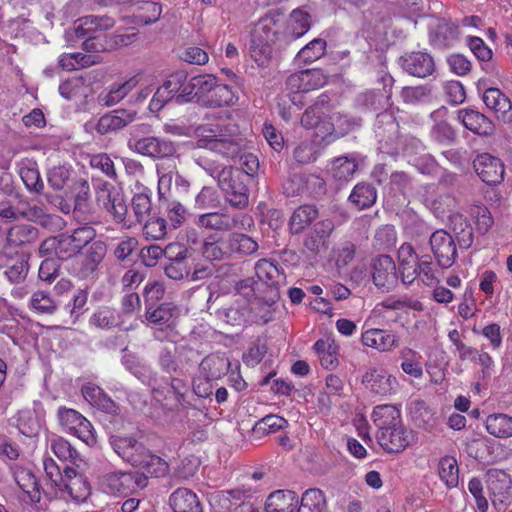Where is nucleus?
<instances>
[{"label":"nucleus","mask_w":512,"mask_h":512,"mask_svg":"<svg viewBox=\"0 0 512 512\" xmlns=\"http://www.w3.org/2000/svg\"><path fill=\"white\" fill-rule=\"evenodd\" d=\"M194 136L196 148L212 151L226 159L239 158V169L252 181L259 169V161L256 155L244 151L245 141L242 137L232 134L228 127L218 124L198 125L194 129Z\"/></svg>","instance_id":"1"},{"label":"nucleus","mask_w":512,"mask_h":512,"mask_svg":"<svg viewBox=\"0 0 512 512\" xmlns=\"http://www.w3.org/2000/svg\"><path fill=\"white\" fill-rule=\"evenodd\" d=\"M114 18L107 15H87L78 18L73 27L66 31L65 36L68 42L78 39H85L82 48L89 53H100L108 51L104 35L95 33L110 30L114 27Z\"/></svg>","instance_id":"2"},{"label":"nucleus","mask_w":512,"mask_h":512,"mask_svg":"<svg viewBox=\"0 0 512 512\" xmlns=\"http://www.w3.org/2000/svg\"><path fill=\"white\" fill-rule=\"evenodd\" d=\"M151 126L134 125L130 129L128 147L134 152L153 160L169 159L177 155V144L165 137L149 136Z\"/></svg>","instance_id":"3"},{"label":"nucleus","mask_w":512,"mask_h":512,"mask_svg":"<svg viewBox=\"0 0 512 512\" xmlns=\"http://www.w3.org/2000/svg\"><path fill=\"white\" fill-rule=\"evenodd\" d=\"M283 24L279 17L266 15L257 23L251 37V57L259 66H267L273 55V45L279 41Z\"/></svg>","instance_id":"4"},{"label":"nucleus","mask_w":512,"mask_h":512,"mask_svg":"<svg viewBox=\"0 0 512 512\" xmlns=\"http://www.w3.org/2000/svg\"><path fill=\"white\" fill-rule=\"evenodd\" d=\"M231 295L210 292L207 309L216 317L230 325H242L250 321L251 307L247 301Z\"/></svg>","instance_id":"5"},{"label":"nucleus","mask_w":512,"mask_h":512,"mask_svg":"<svg viewBox=\"0 0 512 512\" xmlns=\"http://www.w3.org/2000/svg\"><path fill=\"white\" fill-rule=\"evenodd\" d=\"M250 182L248 175L242 170L231 166L224 171L218 186L230 206L244 209L249 204L248 184Z\"/></svg>","instance_id":"6"},{"label":"nucleus","mask_w":512,"mask_h":512,"mask_svg":"<svg viewBox=\"0 0 512 512\" xmlns=\"http://www.w3.org/2000/svg\"><path fill=\"white\" fill-rule=\"evenodd\" d=\"M106 254L105 242L100 240L92 242L86 251L73 261L71 274L81 280H96Z\"/></svg>","instance_id":"7"},{"label":"nucleus","mask_w":512,"mask_h":512,"mask_svg":"<svg viewBox=\"0 0 512 512\" xmlns=\"http://www.w3.org/2000/svg\"><path fill=\"white\" fill-rule=\"evenodd\" d=\"M252 224L253 219L247 214H229L219 211L201 214L195 220V225L198 228L218 232H229L234 229H248Z\"/></svg>","instance_id":"8"},{"label":"nucleus","mask_w":512,"mask_h":512,"mask_svg":"<svg viewBox=\"0 0 512 512\" xmlns=\"http://www.w3.org/2000/svg\"><path fill=\"white\" fill-rule=\"evenodd\" d=\"M102 490L111 495H128L147 486V477L140 472H113L101 478Z\"/></svg>","instance_id":"9"},{"label":"nucleus","mask_w":512,"mask_h":512,"mask_svg":"<svg viewBox=\"0 0 512 512\" xmlns=\"http://www.w3.org/2000/svg\"><path fill=\"white\" fill-rule=\"evenodd\" d=\"M325 76L320 70L307 69L291 74L286 79V88L294 105L301 108L304 105L302 93L318 89L325 84Z\"/></svg>","instance_id":"10"},{"label":"nucleus","mask_w":512,"mask_h":512,"mask_svg":"<svg viewBox=\"0 0 512 512\" xmlns=\"http://www.w3.org/2000/svg\"><path fill=\"white\" fill-rule=\"evenodd\" d=\"M257 281L264 284L266 304L271 305L280 298L279 286L284 283L285 275L279 265L269 259H260L255 264Z\"/></svg>","instance_id":"11"},{"label":"nucleus","mask_w":512,"mask_h":512,"mask_svg":"<svg viewBox=\"0 0 512 512\" xmlns=\"http://www.w3.org/2000/svg\"><path fill=\"white\" fill-rule=\"evenodd\" d=\"M57 417L63 429L70 434L77 436L86 444H93L95 437L91 423L78 411L59 407Z\"/></svg>","instance_id":"12"},{"label":"nucleus","mask_w":512,"mask_h":512,"mask_svg":"<svg viewBox=\"0 0 512 512\" xmlns=\"http://www.w3.org/2000/svg\"><path fill=\"white\" fill-rule=\"evenodd\" d=\"M376 438L380 447L391 454L404 451L416 440L414 432L406 428L403 423L378 431Z\"/></svg>","instance_id":"13"},{"label":"nucleus","mask_w":512,"mask_h":512,"mask_svg":"<svg viewBox=\"0 0 512 512\" xmlns=\"http://www.w3.org/2000/svg\"><path fill=\"white\" fill-rule=\"evenodd\" d=\"M362 384L371 394L381 397L396 394L399 387L396 377L379 367L368 368L362 376Z\"/></svg>","instance_id":"14"},{"label":"nucleus","mask_w":512,"mask_h":512,"mask_svg":"<svg viewBox=\"0 0 512 512\" xmlns=\"http://www.w3.org/2000/svg\"><path fill=\"white\" fill-rule=\"evenodd\" d=\"M124 354L121 358L123 366L143 384H146L152 389L154 397L161 393L160 390V376L154 371L145 361H143L135 353L123 350Z\"/></svg>","instance_id":"15"},{"label":"nucleus","mask_w":512,"mask_h":512,"mask_svg":"<svg viewBox=\"0 0 512 512\" xmlns=\"http://www.w3.org/2000/svg\"><path fill=\"white\" fill-rule=\"evenodd\" d=\"M431 251L442 269L450 268L457 258V247L453 237L443 229L433 232L429 239Z\"/></svg>","instance_id":"16"},{"label":"nucleus","mask_w":512,"mask_h":512,"mask_svg":"<svg viewBox=\"0 0 512 512\" xmlns=\"http://www.w3.org/2000/svg\"><path fill=\"white\" fill-rule=\"evenodd\" d=\"M399 65L409 76L425 79L436 71L433 56L425 51H412L399 58Z\"/></svg>","instance_id":"17"},{"label":"nucleus","mask_w":512,"mask_h":512,"mask_svg":"<svg viewBox=\"0 0 512 512\" xmlns=\"http://www.w3.org/2000/svg\"><path fill=\"white\" fill-rule=\"evenodd\" d=\"M371 274L373 283L379 289L390 291L398 283L396 263L389 255H379L372 259Z\"/></svg>","instance_id":"18"},{"label":"nucleus","mask_w":512,"mask_h":512,"mask_svg":"<svg viewBox=\"0 0 512 512\" xmlns=\"http://www.w3.org/2000/svg\"><path fill=\"white\" fill-rule=\"evenodd\" d=\"M109 443L114 452L133 467L140 465L142 458L149 451L133 436L113 435Z\"/></svg>","instance_id":"19"},{"label":"nucleus","mask_w":512,"mask_h":512,"mask_svg":"<svg viewBox=\"0 0 512 512\" xmlns=\"http://www.w3.org/2000/svg\"><path fill=\"white\" fill-rule=\"evenodd\" d=\"M473 168L480 179L487 185L500 184L504 179V164L499 158L489 153L478 155L473 161Z\"/></svg>","instance_id":"20"},{"label":"nucleus","mask_w":512,"mask_h":512,"mask_svg":"<svg viewBox=\"0 0 512 512\" xmlns=\"http://www.w3.org/2000/svg\"><path fill=\"white\" fill-rule=\"evenodd\" d=\"M10 471L23 493L22 500L27 503H38L41 499V490L33 472L18 464L11 465Z\"/></svg>","instance_id":"21"},{"label":"nucleus","mask_w":512,"mask_h":512,"mask_svg":"<svg viewBox=\"0 0 512 512\" xmlns=\"http://www.w3.org/2000/svg\"><path fill=\"white\" fill-rule=\"evenodd\" d=\"M137 117V112L127 109H115L102 115L95 125V130L100 135L116 133L132 122Z\"/></svg>","instance_id":"22"},{"label":"nucleus","mask_w":512,"mask_h":512,"mask_svg":"<svg viewBox=\"0 0 512 512\" xmlns=\"http://www.w3.org/2000/svg\"><path fill=\"white\" fill-rule=\"evenodd\" d=\"M457 119L466 129L479 136H489L494 133L495 126L493 122L483 113L472 108L459 110Z\"/></svg>","instance_id":"23"},{"label":"nucleus","mask_w":512,"mask_h":512,"mask_svg":"<svg viewBox=\"0 0 512 512\" xmlns=\"http://www.w3.org/2000/svg\"><path fill=\"white\" fill-rule=\"evenodd\" d=\"M65 478L61 491H66L69 496L78 502L86 500L90 495L91 487L86 477L77 472L73 467L64 466Z\"/></svg>","instance_id":"24"},{"label":"nucleus","mask_w":512,"mask_h":512,"mask_svg":"<svg viewBox=\"0 0 512 512\" xmlns=\"http://www.w3.org/2000/svg\"><path fill=\"white\" fill-rule=\"evenodd\" d=\"M419 256L413 246L403 243L398 249L399 276L405 285L412 284L417 279V263Z\"/></svg>","instance_id":"25"},{"label":"nucleus","mask_w":512,"mask_h":512,"mask_svg":"<svg viewBox=\"0 0 512 512\" xmlns=\"http://www.w3.org/2000/svg\"><path fill=\"white\" fill-rule=\"evenodd\" d=\"M363 345L382 352L392 351L399 345L398 336L389 330L369 329L362 333Z\"/></svg>","instance_id":"26"},{"label":"nucleus","mask_w":512,"mask_h":512,"mask_svg":"<svg viewBox=\"0 0 512 512\" xmlns=\"http://www.w3.org/2000/svg\"><path fill=\"white\" fill-rule=\"evenodd\" d=\"M482 99L485 105L496 113L498 118L508 122L512 120L511 101L500 89L495 87L486 88Z\"/></svg>","instance_id":"27"},{"label":"nucleus","mask_w":512,"mask_h":512,"mask_svg":"<svg viewBox=\"0 0 512 512\" xmlns=\"http://www.w3.org/2000/svg\"><path fill=\"white\" fill-rule=\"evenodd\" d=\"M137 76H133L123 83H113L98 95V102L105 107H112L122 101L137 85Z\"/></svg>","instance_id":"28"},{"label":"nucleus","mask_w":512,"mask_h":512,"mask_svg":"<svg viewBox=\"0 0 512 512\" xmlns=\"http://www.w3.org/2000/svg\"><path fill=\"white\" fill-rule=\"evenodd\" d=\"M81 392L92 406L108 414H117V404L99 386L88 383L82 387Z\"/></svg>","instance_id":"29"},{"label":"nucleus","mask_w":512,"mask_h":512,"mask_svg":"<svg viewBox=\"0 0 512 512\" xmlns=\"http://www.w3.org/2000/svg\"><path fill=\"white\" fill-rule=\"evenodd\" d=\"M229 366L230 363L228 358L224 355L213 353L202 359L199 364V370L205 380L211 381L218 380L224 376L227 373Z\"/></svg>","instance_id":"30"},{"label":"nucleus","mask_w":512,"mask_h":512,"mask_svg":"<svg viewBox=\"0 0 512 512\" xmlns=\"http://www.w3.org/2000/svg\"><path fill=\"white\" fill-rule=\"evenodd\" d=\"M169 503L174 512H202L197 495L187 488L176 489L170 495Z\"/></svg>","instance_id":"31"},{"label":"nucleus","mask_w":512,"mask_h":512,"mask_svg":"<svg viewBox=\"0 0 512 512\" xmlns=\"http://www.w3.org/2000/svg\"><path fill=\"white\" fill-rule=\"evenodd\" d=\"M298 505V496L291 490L272 492L265 503L266 512H293Z\"/></svg>","instance_id":"32"},{"label":"nucleus","mask_w":512,"mask_h":512,"mask_svg":"<svg viewBox=\"0 0 512 512\" xmlns=\"http://www.w3.org/2000/svg\"><path fill=\"white\" fill-rule=\"evenodd\" d=\"M457 33L456 25L446 20H441L430 30V42L436 48H447L456 41Z\"/></svg>","instance_id":"33"},{"label":"nucleus","mask_w":512,"mask_h":512,"mask_svg":"<svg viewBox=\"0 0 512 512\" xmlns=\"http://www.w3.org/2000/svg\"><path fill=\"white\" fill-rule=\"evenodd\" d=\"M235 293L231 296L233 298H240L242 301H247L249 306L252 302L257 300L265 294L264 284L260 283L253 277H248L237 281L234 285Z\"/></svg>","instance_id":"34"},{"label":"nucleus","mask_w":512,"mask_h":512,"mask_svg":"<svg viewBox=\"0 0 512 512\" xmlns=\"http://www.w3.org/2000/svg\"><path fill=\"white\" fill-rule=\"evenodd\" d=\"M372 419L378 431L402 423L401 411L395 405L382 404L374 407Z\"/></svg>","instance_id":"35"},{"label":"nucleus","mask_w":512,"mask_h":512,"mask_svg":"<svg viewBox=\"0 0 512 512\" xmlns=\"http://www.w3.org/2000/svg\"><path fill=\"white\" fill-rule=\"evenodd\" d=\"M375 133L379 142L392 145L398 139V123L390 113H378L375 123Z\"/></svg>","instance_id":"36"},{"label":"nucleus","mask_w":512,"mask_h":512,"mask_svg":"<svg viewBox=\"0 0 512 512\" xmlns=\"http://www.w3.org/2000/svg\"><path fill=\"white\" fill-rule=\"evenodd\" d=\"M318 209L314 205H301L290 217L289 227L292 234L301 233L318 217Z\"/></svg>","instance_id":"37"},{"label":"nucleus","mask_w":512,"mask_h":512,"mask_svg":"<svg viewBox=\"0 0 512 512\" xmlns=\"http://www.w3.org/2000/svg\"><path fill=\"white\" fill-rule=\"evenodd\" d=\"M377 192L375 187L369 183L357 184L349 195V202L358 210H363L375 204Z\"/></svg>","instance_id":"38"},{"label":"nucleus","mask_w":512,"mask_h":512,"mask_svg":"<svg viewBox=\"0 0 512 512\" xmlns=\"http://www.w3.org/2000/svg\"><path fill=\"white\" fill-rule=\"evenodd\" d=\"M136 468L142 470L140 474L146 475V477L161 478L168 474L169 465L160 456L153 454L150 450L145 454L141 460V464L137 465Z\"/></svg>","instance_id":"39"},{"label":"nucleus","mask_w":512,"mask_h":512,"mask_svg":"<svg viewBox=\"0 0 512 512\" xmlns=\"http://www.w3.org/2000/svg\"><path fill=\"white\" fill-rule=\"evenodd\" d=\"M486 430L497 438L512 437V417L507 414H491L485 421Z\"/></svg>","instance_id":"40"},{"label":"nucleus","mask_w":512,"mask_h":512,"mask_svg":"<svg viewBox=\"0 0 512 512\" xmlns=\"http://www.w3.org/2000/svg\"><path fill=\"white\" fill-rule=\"evenodd\" d=\"M409 414L412 421L420 428L432 427L435 423L434 412L425 401L415 399L409 403Z\"/></svg>","instance_id":"41"},{"label":"nucleus","mask_w":512,"mask_h":512,"mask_svg":"<svg viewBox=\"0 0 512 512\" xmlns=\"http://www.w3.org/2000/svg\"><path fill=\"white\" fill-rule=\"evenodd\" d=\"M39 231L30 224H19L11 227L7 233V242L11 246H22L35 242L38 239Z\"/></svg>","instance_id":"42"},{"label":"nucleus","mask_w":512,"mask_h":512,"mask_svg":"<svg viewBox=\"0 0 512 512\" xmlns=\"http://www.w3.org/2000/svg\"><path fill=\"white\" fill-rule=\"evenodd\" d=\"M138 5V11L135 18L139 24L150 25L160 19L162 6L160 3L152 0H130Z\"/></svg>","instance_id":"43"},{"label":"nucleus","mask_w":512,"mask_h":512,"mask_svg":"<svg viewBox=\"0 0 512 512\" xmlns=\"http://www.w3.org/2000/svg\"><path fill=\"white\" fill-rule=\"evenodd\" d=\"M452 230L461 249H469L474 240L473 229L470 222L460 214L451 217Z\"/></svg>","instance_id":"44"},{"label":"nucleus","mask_w":512,"mask_h":512,"mask_svg":"<svg viewBox=\"0 0 512 512\" xmlns=\"http://www.w3.org/2000/svg\"><path fill=\"white\" fill-rule=\"evenodd\" d=\"M234 99L235 95L231 87L217 82L210 96L203 100V105L209 108L229 106L234 103Z\"/></svg>","instance_id":"45"},{"label":"nucleus","mask_w":512,"mask_h":512,"mask_svg":"<svg viewBox=\"0 0 512 512\" xmlns=\"http://www.w3.org/2000/svg\"><path fill=\"white\" fill-rule=\"evenodd\" d=\"M229 241L225 242L222 238L215 239L208 237L202 246V253L204 257L212 261L223 260L230 255Z\"/></svg>","instance_id":"46"},{"label":"nucleus","mask_w":512,"mask_h":512,"mask_svg":"<svg viewBox=\"0 0 512 512\" xmlns=\"http://www.w3.org/2000/svg\"><path fill=\"white\" fill-rule=\"evenodd\" d=\"M326 507L324 493L317 488L306 490L297 512H322Z\"/></svg>","instance_id":"47"},{"label":"nucleus","mask_w":512,"mask_h":512,"mask_svg":"<svg viewBox=\"0 0 512 512\" xmlns=\"http://www.w3.org/2000/svg\"><path fill=\"white\" fill-rule=\"evenodd\" d=\"M439 477L445 482L447 487L453 488L459 482V467L457 460L453 456H444L440 459L438 465Z\"/></svg>","instance_id":"48"},{"label":"nucleus","mask_w":512,"mask_h":512,"mask_svg":"<svg viewBox=\"0 0 512 512\" xmlns=\"http://www.w3.org/2000/svg\"><path fill=\"white\" fill-rule=\"evenodd\" d=\"M75 191L73 212L82 215L89 210L90 186L86 179L80 178L74 181Z\"/></svg>","instance_id":"49"},{"label":"nucleus","mask_w":512,"mask_h":512,"mask_svg":"<svg viewBox=\"0 0 512 512\" xmlns=\"http://www.w3.org/2000/svg\"><path fill=\"white\" fill-rule=\"evenodd\" d=\"M311 27L310 15L301 9H294L289 18L288 30L292 39L303 36Z\"/></svg>","instance_id":"50"},{"label":"nucleus","mask_w":512,"mask_h":512,"mask_svg":"<svg viewBox=\"0 0 512 512\" xmlns=\"http://www.w3.org/2000/svg\"><path fill=\"white\" fill-rule=\"evenodd\" d=\"M386 97L381 91H366L357 97V106L363 112L380 111L385 107Z\"/></svg>","instance_id":"51"},{"label":"nucleus","mask_w":512,"mask_h":512,"mask_svg":"<svg viewBox=\"0 0 512 512\" xmlns=\"http://www.w3.org/2000/svg\"><path fill=\"white\" fill-rule=\"evenodd\" d=\"M326 45V41L322 38L313 39L298 52L297 60L304 64L318 60L325 54Z\"/></svg>","instance_id":"52"},{"label":"nucleus","mask_w":512,"mask_h":512,"mask_svg":"<svg viewBox=\"0 0 512 512\" xmlns=\"http://www.w3.org/2000/svg\"><path fill=\"white\" fill-rule=\"evenodd\" d=\"M357 163L353 159L346 157L338 158L332 165V176L335 180L340 183L351 180L357 170Z\"/></svg>","instance_id":"53"},{"label":"nucleus","mask_w":512,"mask_h":512,"mask_svg":"<svg viewBox=\"0 0 512 512\" xmlns=\"http://www.w3.org/2000/svg\"><path fill=\"white\" fill-rule=\"evenodd\" d=\"M264 297L265 294L252 302L250 321L261 324H266L272 321L273 313L275 311L274 306L277 301H274L271 305H268L266 304L265 299H263Z\"/></svg>","instance_id":"54"},{"label":"nucleus","mask_w":512,"mask_h":512,"mask_svg":"<svg viewBox=\"0 0 512 512\" xmlns=\"http://www.w3.org/2000/svg\"><path fill=\"white\" fill-rule=\"evenodd\" d=\"M124 195L109 183H103L97 192V201L102 203L107 212H111L118 202H121Z\"/></svg>","instance_id":"55"},{"label":"nucleus","mask_w":512,"mask_h":512,"mask_svg":"<svg viewBox=\"0 0 512 512\" xmlns=\"http://www.w3.org/2000/svg\"><path fill=\"white\" fill-rule=\"evenodd\" d=\"M397 241V233L393 225H383L376 230L374 247L379 251L393 248Z\"/></svg>","instance_id":"56"},{"label":"nucleus","mask_w":512,"mask_h":512,"mask_svg":"<svg viewBox=\"0 0 512 512\" xmlns=\"http://www.w3.org/2000/svg\"><path fill=\"white\" fill-rule=\"evenodd\" d=\"M157 363L164 373L169 375L177 373L179 371V363L176 357V347H162L158 352Z\"/></svg>","instance_id":"57"},{"label":"nucleus","mask_w":512,"mask_h":512,"mask_svg":"<svg viewBox=\"0 0 512 512\" xmlns=\"http://www.w3.org/2000/svg\"><path fill=\"white\" fill-rule=\"evenodd\" d=\"M229 246L242 255L254 254L259 246L258 243L246 234L234 233L229 236Z\"/></svg>","instance_id":"58"},{"label":"nucleus","mask_w":512,"mask_h":512,"mask_svg":"<svg viewBox=\"0 0 512 512\" xmlns=\"http://www.w3.org/2000/svg\"><path fill=\"white\" fill-rule=\"evenodd\" d=\"M134 222L143 223L150 216L151 200L146 193H137L131 200Z\"/></svg>","instance_id":"59"},{"label":"nucleus","mask_w":512,"mask_h":512,"mask_svg":"<svg viewBox=\"0 0 512 512\" xmlns=\"http://www.w3.org/2000/svg\"><path fill=\"white\" fill-rule=\"evenodd\" d=\"M31 307L42 314H53L58 307L57 302L51 295L43 290H38L32 294Z\"/></svg>","instance_id":"60"},{"label":"nucleus","mask_w":512,"mask_h":512,"mask_svg":"<svg viewBox=\"0 0 512 512\" xmlns=\"http://www.w3.org/2000/svg\"><path fill=\"white\" fill-rule=\"evenodd\" d=\"M72 170L64 165L54 166L47 173V181L51 188L60 191L71 180Z\"/></svg>","instance_id":"61"},{"label":"nucleus","mask_w":512,"mask_h":512,"mask_svg":"<svg viewBox=\"0 0 512 512\" xmlns=\"http://www.w3.org/2000/svg\"><path fill=\"white\" fill-rule=\"evenodd\" d=\"M174 307L170 303H162L157 307H146V319L152 324H166L174 315Z\"/></svg>","instance_id":"62"},{"label":"nucleus","mask_w":512,"mask_h":512,"mask_svg":"<svg viewBox=\"0 0 512 512\" xmlns=\"http://www.w3.org/2000/svg\"><path fill=\"white\" fill-rule=\"evenodd\" d=\"M50 447L54 455L62 461H75L79 457L77 450L62 437L52 438Z\"/></svg>","instance_id":"63"},{"label":"nucleus","mask_w":512,"mask_h":512,"mask_svg":"<svg viewBox=\"0 0 512 512\" xmlns=\"http://www.w3.org/2000/svg\"><path fill=\"white\" fill-rule=\"evenodd\" d=\"M20 177L29 191L40 194L44 189V183L40 173L35 167L24 166L20 169Z\"/></svg>","instance_id":"64"}]
</instances>
